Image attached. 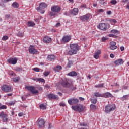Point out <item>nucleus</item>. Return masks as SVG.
<instances>
[{"mask_svg": "<svg viewBox=\"0 0 129 129\" xmlns=\"http://www.w3.org/2000/svg\"><path fill=\"white\" fill-rule=\"evenodd\" d=\"M108 27L107 24L104 23H100L98 26V29H100V30L102 31H106L108 29Z\"/></svg>", "mask_w": 129, "mask_h": 129, "instance_id": "nucleus-9", "label": "nucleus"}, {"mask_svg": "<svg viewBox=\"0 0 129 129\" xmlns=\"http://www.w3.org/2000/svg\"><path fill=\"white\" fill-rule=\"evenodd\" d=\"M97 102V100L96 99L92 100V103H93V104H96Z\"/></svg>", "mask_w": 129, "mask_h": 129, "instance_id": "nucleus-46", "label": "nucleus"}, {"mask_svg": "<svg viewBox=\"0 0 129 129\" xmlns=\"http://www.w3.org/2000/svg\"><path fill=\"white\" fill-rule=\"evenodd\" d=\"M33 80H37V81H39V82H42V83L45 82V79L43 78H37L36 79H33Z\"/></svg>", "mask_w": 129, "mask_h": 129, "instance_id": "nucleus-32", "label": "nucleus"}, {"mask_svg": "<svg viewBox=\"0 0 129 129\" xmlns=\"http://www.w3.org/2000/svg\"><path fill=\"white\" fill-rule=\"evenodd\" d=\"M107 15H111V11H108L107 12Z\"/></svg>", "mask_w": 129, "mask_h": 129, "instance_id": "nucleus-61", "label": "nucleus"}, {"mask_svg": "<svg viewBox=\"0 0 129 129\" xmlns=\"http://www.w3.org/2000/svg\"><path fill=\"white\" fill-rule=\"evenodd\" d=\"M52 41V38L49 37V36L45 37L43 38V42L46 43V44L48 43H50Z\"/></svg>", "mask_w": 129, "mask_h": 129, "instance_id": "nucleus-20", "label": "nucleus"}, {"mask_svg": "<svg viewBox=\"0 0 129 129\" xmlns=\"http://www.w3.org/2000/svg\"><path fill=\"white\" fill-rule=\"evenodd\" d=\"M12 7L15 9H18L19 8V4L17 2H14L12 4Z\"/></svg>", "mask_w": 129, "mask_h": 129, "instance_id": "nucleus-30", "label": "nucleus"}, {"mask_svg": "<svg viewBox=\"0 0 129 129\" xmlns=\"http://www.w3.org/2000/svg\"><path fill=\"white\" fill-rule=\"evenodd\" d=\"M10 17H11V15L10 14L5 15V18L6 20H9Z\"/></svg>", "mask_w": 129, "mask_h": 129, "instance_id": "nucleus-45", "label": "nucleus"}, {"mask_svg": "<svg viewBox=\"0 0 129 129\" xmlns=\"http://www.w3.org/2000/svg\"><path fill=\"white\" fill-rule=\"evenodd\" d=\"M61 69H62V67H61V66H57L56 67L54 68V71H56L57 72H59V71H60Z\"/></svg>", "mask_w": 129, "mask_h": 129, "instance_id": "nucleus-29", "label": "nucleus"}, {"mask_svg": "<svg viewBox=\"0 0 129 129\" xmlns=\"http://www.w3.org/2000/svg\"><path fill=\"white\" fill-rule=\"evenodd\" d=\"M110 50H115V49H117V46H116V42L114 41H111L110 43Z\"/></svg>", "mask_w": 129, "mask_h": 129, "instance_id": "nucleus-16", "label": "nucleus"}, {"mask_svg": "<svg viewBox=\"0 0 129 129\" xmlns=\"http://www.w3.org/2000/svg\"><path fill=\"white\" fill-rule=\"evenodd\" d=\"M111 34H114L115 35H118L119 34V31L116 29H112L111 30Z\"/></svg>", "mask_w": 129, "mask_h": 129, "instance_id": "nucleus-28", "label": "nucleus"}, {"mask_svg": "<svg viewBox=\"0 0 129 129\" xmlns=\"http://www.w3.org/2000/svg\"><path fill=\"white\" fill-rule=\"evenodd\" d=\"M25 88L30 91L33 94H37L39 93V91L36 90V88L34 86H26Z\"/></svg>", "mask_w": 129, "mask_h": 129, "instance_id": "nucleus-6", "label": "nucleus"}, {"mask_svg": "<svg viewBox=\"0 0 129 129\" xmlns=\"http://www.w3.org/2000/svg\"><path fill=\"white\" fill-rule=\"evenodd\" d=\"M104 58L105 59H107V58H108V55H107V54H105L104 56Z\"/></svg>", "mask_w": 129, "mask_h": 129, "instance_id": "nucleus-62", "label": "nucleus"}, {"mask_svg": "<svg viewBox=\"0 0 129 129\" xmlns=\"http://www.w3.org/2000/svg\"><path fill=\"white\" fill-rule=\"evenodd\" d=\"M35 88H37V89H39L40 91H41V90H43V88H42L39 85H37L35 87Z\"/></svg>", "mask_w": 129, "mask_h": 129, "instance_id": "nucleus-43", "label": "nucleus"}, {"mask_svg": "<svg viewBox=\"0 0 129 129\" xmlns=\"http://www.w3.org/2000/svg\"><path fill=\"white\" fill-rule=\"evenodd\" d=\"M71 40V37L70 36L65 35L62 37L61 42L62 44H66V43H68Z\"/></svg>", "mask_w": 129, "mask_h": 129, "instance_id": "nucleus-13", "label": "nucleus"}, {"mask_svg": "<svg viewBox=\"0 0 129 129\" xmlns=\"http://www.w3.org/2000/svg\"><path fill=\"white\" fill-rule=\"evenodd\" d=\"M15 103L16 101H11L8 103V105L12 106V105H15Z\"/></svg>", "mask_w": 129, "mask_h": 129, "instance_id": "nucleus-35", "label": "nucleus"}, {"mask_svg": "<svg viewBox=\"0 0 129 129\" xmlns=\"http://www.w3.org/2000/svg\"><path fill=\"white\" fill-rule=\"evenodd\" d=\"M0 118H2L3 122L8 121V115L5 113V112H1L0 113Z\"/></svg>", "mask_w": 129, "mask_h": 129, "instance_id": "nucleus-12", "label": "nucleus"}, {"mask_svg": "<svg viewBox=\"0 0 129 129\" xmlns=\"http://www.w3.org/2000/svg\"><path fill=\"white\" fill-rule=\"evenodd\" d=\"M122 101H124V100H128L129 99V95H124L123 97L120 98Z\"/></svg>", "mask_w": 129, "mask_h": 129, "instance_id": "nucleus-25", "label": "nucleus"}, {"mask_svg": "<svg viewBox=\"0 0 129 129\" xmlns=\"http://www.w3.org/2000/svg\"><path fill=\"white\" fill-rule=\"evenodd\" d=\"M101 54V50H98L97 51H95L94 54V58L95 59H98L99 58V55Z\"/></svg>", "mask_w": 129, "mask_h": 129, "instance_id": "nucleus-19", "label": "nucleus"}, {"mask_svg": "<svg viewBox=\"0 0 129 129\" xmlns=\"http://www.w3.org/2000/svg\"><path fill=\"white\" fill-rule=\"evenodd\" d=\"M102 97H104L105 98H109V97H113V96L111 93L106 92L102 94Z\"/></svg>", "mask_w": 129, "mask_h": 129, "instance_id": "nucleus-18", "label": "nucleus"}, {"mask_svg": "<svg viewBox=\"0 0 129 129\" xmlns=\"http://www.w3.org/2000/svg\"><path fill=\"white\" fill-rule=\"evenodd\" d=\"M35 21L37 23V24H39V19H35Z\"/></svg>", "mask_w": 129, "mask_h": 129, "instance_id": "nucleus-63", "label": "nucleus"}, {"mask_svg": "<svg viewBox=\"0 0 129 129\" xmlns=\"http://www.w3.org/2000/svg\"><path fill=\"white\" fill-rule=\"evenodd\" d=\"M71 14L73 16L77 15V14H78V9L74 8L71 11Z\"/></svg>", "mask_w": 129, "mask_h": 129, "instance_id": "nucleus-22", "label": "nucleus"}, {"mask_svg": "<svg viewBox=\"0 0 129 129\" xmlns=\"http://www.w3.org/2000/svg\"><path fill=\"white\" fill-rule=\"evenodd\" d=\"M90 18H92V16L90 14H87L80 17L81 21H89Z\"/></svg>", "mask_w": 129, "mask_h": 129, "instance_id": "nucleus-8", "label": "nucleus"}, {"mask_svg": "<svg viewBox=\"0 0 129 129\" xmlns=\"http://www.w3.org/2000/svg\"><path fill=\"white\" fill-rule=\"evenodd\" d=\"M49 74H50V72H45L44 73V76H48V75H49Z\"/></svg>", "mask_w": 129, "mask_h": 129, "instance_id": "nucleus-51", "label": "nucleus"}, {"mask_svg": "<svg viewBox=\"0 0 129 129\" xmlns=\"http://www.w3.org/2000/svg\"><path fill=\"white\" fill-rule=\"evenodd\" d=\"M68 102L70 105H73V104H77L79 102V100L75 97L71 98L68 100Z\"/></svg>", "mask_w": 129, "mask_h": 129, "instance_id": "nucleus-7", "label": "nucleus"}, {"mask_svg": "<svg viewBox=\"0 0 129 129\" xmlns=\"http://www.w3.org/2000/svg\"><path fill=\"white\" fill-rule=\"evenodd\" d=\"M23 115H24V114L23 113H19L18 114V116L21 117V116H23Z\"/></svg>", "mask_w": 129, "mask_h": 129, "instance_id": "nucleus-57", "label": "nucleus"}, {"mask_svg": "<svg viewBox=\"0 0 129 129\" xmlns=\"http://www.w3.org/2000/svg\"><path fill=\"white\" fill-rule=\"evenodd\" d=\"M28 51L30 54H37L38 50L35 48V46L30 45L29 46Z\"/></svg>", "mask_w": 129, "mask_h": 129, "instance_id": "nucleus-14", "label": "nucleus"}, {"mask_svg": "<svg viewBox=\"0 0 129 129\" xmlns=\"http://www.w3.org/2000/svg\"><path fill=\"white\" fill-rule=\"evenodd\" d=\"M110 22L112 24H115V23H116V20H115V19H112L111 20Z\"/></svg>", "mask_w": 129, "mask_h": 129, "instance_id": "nucleus-53", "label": "nucleus"}, {"mask_svg": "<svg viewBox=\"0 0 129 129\" xmlns=\"http://www.w3.org/2000/svg\"><path fill=\"white\" fill-rule=\"evenodd\" d=\"M60 106H65V103H60Z\"/></svg>", "mask_w": 129, "mask_h": 129, "instance_id": "nucleus-59", "label": "nucleus"}, {"mask_svg": "<svg viewBox=\"0 0 129 129\" xmlns=\"http://www.w3.org/2000/svg\"><path fill=\"white\" fill-rule=\"evenodd\" d=\"M48 98L50 99H56V98H57V96L53 94H49L48 95Z\"/></svg>", "mask_w": 129, "mask_h": 129, "instance_id": "nucleus-27", "label": "nucleus"}, {"mask_svg": "<svg viewBox=\"0 0 129 129\" xmlns=\"http://www.w3.org/2000/svg\"><path fill=\"white\" fill-rule=\"evenodd\" d=\"M106 40H107V38H106V37H103L101 38L102 42H105V41H106Z\"/></svg>", "mask_w": 129, "mask_h": 129, "instance_id": "nucleus-50", "label": "nucleus"}, {"mask_svg": "<svg viewBox=\"0 0 129 129\" xmlns=\"http://www.w3.org/2000/svg\"><path fill=\"white\" fill-rule=\"evenodd\" d=\"M61 85L63 87H68L71 88L72 90H76V87L73 85V82L71 80L67 79L65 80H63L61 82Z\"/></svg>", "mask_w": 129, "mask_h": 129, "instance_id": "nucleus-1", "label": "nucleus"}, {"mask_svg": "<svg viewBox=\"0 0 129 129\" xmlns=\"http://www.w3.org/2000/svg\"><path fill=\"white\" fill-rule=\"evenodd\" d=\"M120 50H121V51H124V47H123V46H121V47L120 48Z\"/></svg>", "mask_w": 129, "mask_h": 129, "instance_id": "nucleus-56", "label": "nucleus"}, {"mask_svg": "<svg viewBox=\"0 0 129 129\" xmlns=\"http://www.w3.org/2000/svg\"><path fill=\"white\" fill-rule=\"evenodd\" d=\"M39 107H40V108H41V109H43V110L46 109V105L43 104H40L39 105Z\"/></svg>", "mask_w": 129, "mask_h": 129, "instance_id": "nucleus-41", "label": "nucleus"}, {"mask_svg": "<svg viewBox=\"0 0 129 129\" xmlns=\"http://www.w3.org/2000/svg\"><path fill=\"white\" fill-rule=\"evenodd\" d=\"M33 70L34 71H35V72H39L40 71V69L38 68H34Z\"/></svg>", "mask_w": 129, "mask_h": 129, "instance_id": "nucleus-47", "label": "nucleus"}, {"mask_svg": "<svg viewBox=\"0 0 129 129\" xmlns=\"http://www.w3.org/2000/svg\"><path fill=\"white\" fill-rule=\"evenodd\" d=\"M110 58H114L115 56L113 54L111 53L110 54Z\"/></svg>", "mask_w": 129, "mask_h": 129, "instance_id": "nucleus-58", "label": "nucleus"}, {"mask_svg": "<svg viewBox=\"0 0 129 129\" xmlns=\"http://www.w3.org/2000/svg\"><path fill=\"white\" fill-rule=\"evenodd\" d=\"M45 123L46 122H45V120L43 119H38V125L40 128H42V127H44L45 126Z\"/></svg>", "mask_w": 129, "mask_h": 129, "instance_id": "nucleus-15", "label": "nucleus"}, {"mask_svg": "<svg viewBox=\"0 0 129 129\" xmlns=\"http://www.w3.org/2000/svg\"><path fill=\"white\" fill-rule=\"evenodd\" d=\"M27 25L28 27H34V26H35L36 24L34 22L30 21L27 23Z\"/></svg>", "mask_w": 129, "mask_h": 129, "instance_id": "nucleus-26", "label": "nucleus"}, {"mask_svg": "<svg viewBox=\"0 0 129 129\" xmlns=\"http://www.w3.org/2000/svg\"><path fill=\"white\" fill-rule=\"evenodd\" d=\"M94 95L95 96H96V97H102V94H101L98 92L95 93Z\"/></svg>", "mask_w": 129, "mask_h": 129, "instance_id": "nucleus-36", "label": "nucleus"}, {"mask_svg": "<svg viewBox=\"0 0 129 129\" xmlns=\"http://www.w3.org/2000/svg\"><path fill=\"white\" fill-rule=\"evenodd\" d=\"M2 41H7V40H9V36H4L2 38Z\"/></svg>", "mask_w": 129, "mask_h": 129, "instance_id": "nucleus-39", "label": "nucleus"}, {"mask_svg": "<svg viewBox=\"0 0 129 129\" xmlns=\"http://www.w3.org/2000/svg\"><path fill=\"white\" fill-rule=\"evenodd\" d=\"M97 12H98V13H103V12H104V10L102 9H99L97 10Z\"/></svg>", "mask_w": 129, "mask_h": 129, "instance_id": "nucleus-44", "label": "nucleus"}, {"mask_svg": "<svg viewBox=\"0 0 129 129\" xmlns=\"http://www.w3.org/2000/svg\"><path fill=\"white\" fill-rule=\"evenodd\" d=\"M115 108H116V107H115L114 104L108 105L105 107V112L106 113H109L111 111L115 110Z\"/></svg>", "mask_w": 129, "mask_h": 129, "instance_id": "nucleus-4", "label": "nucleus"}, {"mask_svg": "<svg viewBox=\"0 0 129 129\" xmlns=\"http://www.w3.org/2000/svg\"><path fill=\"white\" fill-rule=\"evenodd\" d=\"M18 59L17 58H10L8 60V62L9 64H12V65H16L17 64V62Z\"/></svg>", "mask_w": 129, "mask_h": 129, "instance_id": "nucleus-17", "label": "nucleus"}, {"mask_svg": "<svg viewBox=\"0 0 129 129\" xmlns=\"http://www.w3.org/2000/svg\"><path fill=\"white\" fill-rule=\"evenodd\" d=\"M111 4H112V5H115L117 2L116 1V0H112L110 2Z\"/></svg>", "mask_w": 129, "mask_h": 129, "instance_id": "nucleus-48", "label": "nucleus"}, {"mask_svg": "<svg viewBox=\"0 0 129 129\" xmlns=\"http://www.w3.org/2000/svg\"><path fill=\"white\" fill-rule=\"evenodd\" d=\"M51 11L55 13H59L61 12V7L59 6L53 5L51 7Z\"/></svg>", "mask_w": 129, "mask_h": 129, "instance_id": "nucleus-11", "label": "nucleus"}, {"mask_svg": "<svg viewBox=\"0 0 129 129\" xmlns=\"http://www.w3.org/2000/svg\"><path fill=\"white\" fill-rule=\"evenodd\" d=\"M2 90L5 92H11L13 91V87L8 85H4L2 87Z\"/></svg>", "mask_w": 129, "mask_h": 129, "instance_id": "nucleus-10", "label": "nucleus"}, {"mask_svg": "<svg viewBox=\"0 0 129 129\" xmlns=\"http://www.w3.org/2000/svg\"><path fill=\"white\" fill-rule=\"evenodd\" d=\"M53 128V125H52L51 123L49 124L48 129H51Z\"/></svg>", "mask_w": 129, "mask_h": 129, "instance_id": "nucleus-55", "label": "nucleus"}, {"mask_svg": "<svg viewBox=\"0 0 129 129\" xmlns=\"http://www.w3.org/2000/svg\"><path fill=\"white\" fill-rule=\"evenodd\" d=\"M114 64H115V65H121L122 64H123V60H122V59H119L117 60H115L114 61Z\"/></svg>", "mask_w": 129, "mask_h": 129, "instance_id": "nucleus-21", "label": "nucleus"}, {"mask_svg": "<svg viewBox=\"0 0 129 129\" xmlns=\"http://www.w3.org/2000/svg\"><path fill=\"white\" fill-rule=\"evenodd\" d=\"M60 25H61V23H57L56 24V27H59V26H60Z\"/></svg>", "mask_w": 129, "mask_h": 129, "instance_id": "nucleus-64", "label": "nucleus"}, {"mask_svg": "<svg viewBox=\"0 0 129 129\" xmlns=\"http://www.w3.org/2000/svg\"><path fill=\"white\" fill-rule=\"evenodd\" d=\"M103 85H104V84H99L98 85H95V87L96 88H101L103 87Z\"/></svg>", "mask_w": 129, "mask_h": 129, "instance_id": "nucleus-33", "label": "nucleus"}, {"mask_svg": "<svg viewBox=\"0 0 129 129\" xmlns=\"http://www.w3.org/2000/svg\"><path fill=\"white\" fill-rule=\"evenodd\" d=\"M90 106L92 110H96V106L91 104Z\"/></svg>", "mask_w": 129, "mask_h": 129, "instance_id": "nucleus-38", "label": "nucleus"}, {"mask_svg": "<svg viewBox=\"0 0 129 129\" xmlns=\"http://www.w3.org/2000/svg\"><path fill=\"white\" fill-rule=\"evenodd\" d=\"M8 74L11 76H16V74L12 71H9Z\"/></svg>", "mask_w": 129, "mask_h": 129, "instance_id": "nucleus-37", "label": "nucleus"}, {"mask_svg": "<svg viewBox=\"0 0 129 129\" xmlns=\"http://www.w3.org/2000/svg\"><path fill=\"white\" fill-rule=\"evenodd\" d=\"M109 37H111L112 38H116V35L113 34H109Z\"/></svg>", "mask_w": 129, "mask_h": 129, "instance_id": "nucleus-54", "label": "nucleus"}, {"mask_svg": "<svg viewBox=\"0 0 129 129\" xmlns=\"http://www.w3.org/2000/svg\"><path fill=\"white\" fill-rule=\"evenodd\" d=\"M70 48L71 50L68 51L69 55H72L77 54L78 45L76 44H71L70 45Z\"/></svg>", "mask_w": 129, "mask_h": 129, "instance_id": "nucleus-2", "label": "nucleus"}, {"mask_svg": "<svg viewBox=\"0 0 129 129\" xmlns=\"http://www.w3.org/2000/svg\"><path fill=\"white\" fill-rule=\"evenodd\" d=\"M47 4L44 2L41 3L39 4V6L37 7V11H38L41 14H44L45 13V11L43 10L44 9L47 8Z\"/></svg>", "mask_w": 129, "mask_h": 129, "instance_id": "nucleus-5", "label": "nucleus"}, {"mask_svg": "<svg viewBox=\"0 0 129 129\" xmlns=\"http://www.w3.org/2000/svg\"><path fill=\"white\" fill-rule=\"evenodd\" d=\"M49 16L51 17H54V18H55V16H57V15L56 14V12L52 11L49 12Z\"/></svg>", "mask_w": 129, "mask_h": 129, "instance_id": "nucleus-31", "label": "nucleus"}, {"mask_svg": "<svg viewBox=\"0 0 129 129\" xmlns=\"http://www.w3.org/2000/svg\"><path fill=\"white\" fill-rule=\"evenodd\" d=\"M79 99L81 100V101H83V100H84V98L81 97H80L79 98Z\"/></svg>", "mask_w": 129, "mask_h": 129, "instance_id": "nucleus-60", "label": "nucleus"}, {"mask_svg": "<svg viewBox=\"0 0 129 129\" xmlns=\"http://www.w3.org/2000/svg\"><path fill=\"white\" fill-rule=\"evenodd\" d=\"M7 109V106H6V105H3L1 106H0V109Z\"/></svg>", "mask_w": 129, "mask_h": 129, "instance_id": "nucleus-49", "label": "nucleus"}, {"mask_svg": "<svg viewBox=\"0 0 129 129\" xmlns=\"http://www.w3.org/2000/svg\"><path fill=\"white\" fill-rule=\"evenodd\" d=\"M56 59V56L54 55H48L47 57V60L49 61H53V60Z\"/></svg>", "mask_w": 129, "mask_h": 129, "instance_id": "nucleus-23", "label": "nucleus"}, {"mask_svg": "<svg viewBox=\"0 0 129 129\" xmlns=\"http://www.w3.org/2000/svg\"><path fill=\"white\" fill-rule=\"evenodd\" d=\"M20 80V77H16L13 78V81L14 82H18Z\"/></svg>", "mask_w": 129, "mask_h": 129, "instance_id": "nucleus-40", "label": "nucleus"}, {"mask_svg": "<svg viewBox=\"0 0 129 129\" xmlns=\"http://www.w3.org/2000/svg\"><path fill=\"white\" fill-rule=\"evenodd\" d=\"M72 109L74 110V111H77L78 112H83L85 110V106H84L82 104H78L77 105L72 106Z\"/></svg>", "mask_w": 129, "mask_h": 129, "instance_id": "nucleus-3", "label": "nucleus"}, {"mask_svg": "<svg viewBox=\"0 0 129 129\" xmlns=\"http://www.w3.org/2000/svg\"><path fill=\"white\" fill-rule=\"evenodd\" d=\"M81 126H87V124L85 123H80Z\"/></svg>", "mask_w": 129, "mask_h": 129, "instance_id": "nucleus-52", "label": "nucleus"}, {"mask_svg": "<svg viewBox=\"0 0 129 129\" xmlns=\"http://www.w3.org/2000/svg\"><path fill=\"white\" fill-rule=\"evenodd\" d=\"M69 76H77V73L75 71H72L68 74Z\"/></svg>", "mask_w": 129, "mask_h": 129, "instance_id": "nucleus-24", "label": "nucleus"}, {"mask_svg": "<svg viewBox=\"0 0 129 129\" xmlns=\"http://www.w3.org/2000/svg\"><path fill=\"white\" fill-rule=\"evenodd\" d=\"M72 65H73V61H69V62L67 63V67H68L69 68H70V67H71Z\"/></svg>", "mask_w": 129, "mask_h": 129, "instance_id": "nucleus-34", "label": "nucleus"}, {"mask_svg": "<svg viewBox=\"0 0 129 129\" xmlns=\"http://www.w3.org/2000/svg\"><path fill=\"white\" fill-rule=\"evenodd\" d=\"M17 36L20 38H22V37H24V33L22 32H19L17 34Z\"/></svg>", "mask_w": 129, "mask_h": 129, "instance_id": "nucleus-42", "label": "nucleus"}]
</instances>
